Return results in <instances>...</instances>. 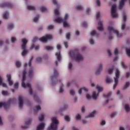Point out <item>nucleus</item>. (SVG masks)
I'll return each instance as SVG.
<instances>
[{
  "mask_svg": "<svg viewBox=\"0 0 130 130\" xmlns=\"http://www.w3.org/2000/svg\"><path fill=\"white\" fill-rule=\"evenodd\" d=\"M27 64H27V63H25L24 65L25 69L22 72L23 76L21 86L23 88H28L29 89V93L30 95H32V94H33V90H32V87H31V84H30V83H25V80H26V75L27 74V72H26V67H27Z\"/></svg>",
  "mask_w": 130,
  "mask_h": 130,
  "instance_id": "nucleus-1",
  "label": "nucleus"
},
{
  "mask_svg": "<svg viewBox=\"0 0 130 130\" xmlns=\"http://www.w3.org/2000/svg\"><path fill=\"white\" fill-rule=\"evenodd\" d=\"M126 53L127 55H128V56L130 57V49H127L126 50Z\"/></svg>",
  "mask_w": 130,
  "mask_h": 130,
  "instance_id": "nucleus-52",
  "label": "nucleus"
},
{
  "mask_svg": "<svg viewBox=\"0 0 130 130\" xmlns=\"http://www.w3.org/2000/svg\"><path fill=\"white\" fill-rule=\"evenodd\" d=\"M118 54V49L117 48H115L114 50V55L116 56L115 58H114V61H116L117 59H118V57L117 56Z\"/></svg>",
  "mask_w": 130,
  "mask_h": 130,
  "instance_id": "nucleus-18",
  "label": "nucleus"
},
{
  "mask_svg": "<svg viewBox=\"0 0 130 130\" xmlns=\"http://www.w3.org/2000/svg\"><path fill=\"white\" fill-rule=\"evenodd\" d=\"M40 121H43L44 120V114H42L41 117L39 118Z\"/></svg>",
  "mask_w": 130,
  "mask_h": 130,
  "instance_id": "nucleus-35",
  "label": "nucleus"
},
{
  "mask_svg": "<svg viewBox=\"0 0 130 130\" xmlns=\"http://www.w3.org/2000/svg\"><path fill=\"white\" fill-rule=\"evenodd\" d=\"M15 66L16 68H20V67H21V62L19 61H17L15 63Z\"/></svg>",
  "mask_w": 130,
  "mask_h": 130,
  "instance_id": "nucleus-42",
  "label": "nucleus"
},
{
  "mask_svg": "<svg viewBox=\"0 0 130 130\" xmlns=\"http://www.w3.org/2000/svg\"><path fill=\"white\" fill-rule=\"evenodd\" d=\"M47 29L48 30H51V29H53V25H50L48 26Z\"/></svg>",
  "mask_w": 130,
  "mask_h": 130,
  "instance_id": "nucleus-57",
  "label": "nucleus"
},
{
  "mask_svg": "<svg viewBox=\"0 0 130 130\" xmlns=\"http://www.w3.org/2000/svg\"><path fill=\"white\" fill-rule=\"evenodd\" d=\"M123 20L124 22H126V15L124 14V15L123 16Z\"/></svg>",
  "mask_w": 130,
  "mask_h": 130,
  "instance_id": "nucleus-62",
  "label": "nucleus"
},
{
  "mask_svg": "<svg viewBox=\"0 0 130 130\" xmlns=\"http://www.w3.org/2000/svg\"><path fill=\"white\" fill-rule=\"evenodd\" d=\"M96 88L99 91V92H102V91H103V88L100 87L99 85L96 86Z\"/></svg>",
  "mask_w": 130,
  "mask_h": 130,
  "instance_id": "nucleus-36",
  "label": "nucleus"
},
{
  "mask_svg": "<svg viewBox=\"0 0 130 130\" xmlns=\"http://www.w3.org/2000/svg\"><path fill=\"white\" fill-rule=\"evenodd\" d=\"M102 64H100L99 66V68L98 70L95 72V74L96 75H99L100 73H101V71H102Z\"/></svg>",
  "mask_w": 130,
  "mask_h": 130,
  "instance_id": "nucleus-17",
  "label": "nucleus"
},
{
  "mask_svg": "<svg viewBox=\"0 0 130 130\" xmlns=\"http://www.w3.org/2000/svg\"><path fill=\"white\" fill-rule=\"evenodd\" d=\"M96 5L98 7H100L101 4L100 3V0H96Z\"/></svg>",
  "mask_w": 130,
  "mask_h": 130,
  "instance_id": "nucleus-61",
  "label": "nucleus"
},
{
  "mask_svg": "<svg viewBox=\"0 0 130 130\" xmlns=\"http://www.w3.org/2000/svg\"><path fill=\"white\" fill-rule=\"evenodd\" d=\"M111 13L112 18H117L118 17V14L116 13V5H112Z\"/></svg>",
  "mask_w": 130,
  "mask_h": 130,
  "instance_id": "nucleus-7",
  "label": "nucleus"
},
{
  "mask_svg": "<svg viewBox=\"0 0 130 130\" xmlns=\"http://www.w3.org/2000/svg\"><path fill=\"white\" fill-rule=\"evenodd\" d=\"M110 96H111V92H109L107 95H103V97H104V98H107V99H108Z\"/></svg>",
  "mask_w": 130,
  "mask_h": 130,
  "instance_id": "nucleus-34",
  "label": "nucleus"
},
{
  "mask_svg": "<svg viewBox=\"0 0 130 130\" xmlns=\"http://www.w3.org/2000/svg\"><path fill=\"white\" fill-rule=\"evenodd\" d=\"M39 19V15H37L36 17H35V18H34L33 21H34V22L35 23H36V22H37V21H38Z\"/></svg>",
  "mask_w": 130,
  "mask_h": 130,
  "instance_id": "nucleus-45",
  "label": "nucleus"
},
{
  "mask_svg": "<svg viewBox=\"0 0 130 130\" xmlns=\"http://www.w3.org/2000/svg\"><path fill=\"white\" fill-rule=\"evenodd\" d=\"M40 11L42 13H44V12H46L47 11V9L43 6L40 7Z\"/></svg>",
  "mask_w": 130,
  "mask_h": 130,
  "instance_id": "nucleus-31",
  "label": "nucleus"
},
{
  "mask_svg": "<svg viewBox=\"0 0 130 130\" xmlns=\"http://www.w3.org/2000/svg\"><path fill=\"white\" fill-rule=\"evenodd\" d=\"M121 29H122V30H124V29H125V23L122 24Z\"/></svg>",
  "mask_w": 130,
  "mask_h": 130,
  "instance_id": "nucleus-64",
  "label": "nucleus"
},
{
  "mask_svg": "<svg viewBox=\"0 0 130 130\" xmlns=\"http://www.w3.org/2000/svg\"><path fill=\"white\" fill-rule=\"evenodd\" d=\"M121 64L123 69H126L127 68L126 65L124 64V63H123V61L121 62Z\"/></svg>",
  "mask_w": 130,
  "mask_h": 130,
  "instance_id": "nucleus-48",
  "label": "nucleus"
},
{
  "mask_svg": "<svg viewBox=\"0 0 130 130\" xmlns=\"http://www.w3.org/2000/svg\"><path fill=\"white\" fill-rule=\"evenodd\" d=\"M90 35L91 36H95V35L96 36H99V34H97L95 30H92L91 32H90Z\"/></svg>",
  "mask_w": 130,
  "mask_h": 130,
  "instance_id": "nucleus-28",
  "label": "nucleus"
},
{
  "mask_svg": "<svg viewBox=\"0 0 130 130\" xmlns=\"http://www.w3.org/2000/svg\"><path fill=\"white\" fill-rule=\"evenodd\" d=\"M69 54L72 58H74L76 61L79 62L84 59V57L80 53L78 49H75L74 51H71Z\"/></svg>",
  "mask_w": 130,
  "mask_h": 130,
  "instance_id": "nucleus-2",
  "label": "nucleus"
},
{
  "mask_svg": "<svg viewBox=\"0 0 130 130\" xmlns=\"http://www.w3.org/2000/svg\"><path fill=\"white\" fill-rule=\"evenodd\" d=\"M125 1H126V0H120V1L119 4V10H122V8H123V6H124Z\"/></svg>",
  "mask_w": 130,
  "mask_h": 130,
  "instance_id": "nucleus-15",
  "label": "nucleus"
},
{
  "mask_svg": "<svg viewBox=\"0 0 130 130\" xmlns=\"http://www.w3.org/2000/svg\"><path fill=\"white\" fill-rule=\"evenodd\" d=\"M27 10H29V11H35V7L33 6L28 5L27 6Z\"/></svg>",
  "mask_w": 130,
  "mask_h": 130,
  "instance_id": "nucleus-25",
  "label": "nucleus"
},
{
  "mask_svg": "<svg viewBox=\"0 0 130 130\" xmlns=\"http://www.w3.org/2000/svg\"><path fill=\"white\" fill-rule=\"evenodd\" d=\"M80 119H81V115L78 114L76 116V120H80Z\"/></svg>",
  "mask_w": 130,
  "mask_h": 130,
  "instance_id": "nucleus-53",
  "label": "nucleus"
},
{
  "mask_svg": "<svg viewBox=\"0 0 130 130\" xmlns=\"http://www.w3.org/2000/svg\"><path fill=\"white\" fill-rule=\"evenodd\" d=\"M34 99L35 101H36V102L39 103L40 102V100H39V98H38V97H37V96L35 95L34 96Z\"/></svg>",
  "mask_w": 130,
  "mask_h": 130,
  "instance_id": "nucleus-43",
  "label": "nucleus"
},
{
  "mask_svg": "<svg viewBox=\"0 0 130 130\" xmlns=\"http://www.w3.org/2000/svg\"><path fill=\"white\" fill-rule=\"evenodd\" d=\"M99 96V93H96L95 91H93L92 95V98L94 100H96L97 99V97Z\"/></svg>",
  "mask_w": 130,
  "mask_h": 130,
  "instance_id": "nucleus-20",
  "label": "nucleus"
},
{
  "mask_svg": "<svg viewBox=\"0 0 130 130\" xmlns=\"http://www.w3.org/2000/svg\"><path fill=\"white\" fill-rule=\"evenodd\" d=\"M82 26L84 28H86L87 27V23L86 22H83V23H82Z\"/></svg>",
  "mask_w": 130,
  "mask_h": 130,
  "instance_id": "nucleus-59",
  "label": "nucleus"
},
{
  "mask_svg": "<svg viewBox=\"0 0 130 130\" xmlns=\"http://www.w3.org/2000/svg\"><path fill=\"white\" fill-rule=\"evenodd\" d=\"M99 27H97L98 30L99 31H103L104 28H103V23L102 21H100L98 22Z\"/></svg>",
  "mask_w": 130,
  "mask_h": 130,
  "instance_id": "nucleus-13",
  "label": "nucleus"
},
{
  "mask_svg": "<svg viewBox=\"0 0 130 130\" xmlns=\"http://www.w3.org/2000/svg\"><path fill=\"white\" fill-rule=\"evenodd\" d=\"M106 83L110 84V83H111L112 82V80H111V79L109 78V77H107L106 79Z\"/></svg>",
  "mask_w": 130,
  "mask_h": 130,
  "instance_id": "nucleus-37",
  "label": "nucleus"
},
{
  "mask_svg": "<svg viewBox=\"0 0 130 130\" xmlns=\"http://www.w3.org/2000/svg\"><path fill=\"white\" fill-rule=\"evenodd\" d=\"M129 85H130L129 82L128 81L126 82L123 88V90L126 89L127 88H128V87H129Z\"/></svg>",
  "mask_w": 130,
  "mask_h": 130,
  "instance_id": "nucleus-30",
  "label": "nucleus"
},
{
  "mask_svg": "<svg viewBox=\"0 0 130 130\" xmlns=\"http://www.w3.org/2000/svg\"><path fill=\"white\" fill-rule=\"evenodd\" d=\"M36 49L37 50V49H39V45H32L30 47V49Z\"/></svg>",
  "mask_w": 130,
  "mask_h": 130,
  "instance_id": "nucleus-29",
  "label": "nucleus"
},
{
  "mask_svg": "<svg viewBox=\"0 0 130 130\" xmlns=\"http://www.w3.org/2000/svg\"><path fill=\"white\" fill-rule=\"evenodd\" d=\"M108 74H111L112 73H113V68L110 69L108 71Z\"/></svg>",
  "mask_w": 130,
  "mask_h": 130,
  "instance_id": "nucleus-51",
  "label": "nucleus"
},
{
  "mask_svg": "<svg viewBox=\"0 0 130 130\" xmlns=\"http://www.w3.org/2000/svg\"><path fill=\"white\" fill-rule=\"evenodd\" d=\"M76 10H78L79 11H82L83 10V7L81 5H78L76 7Z\"/></svg>",
  "mask_w": 130,
  "mask_h": 130,
  "instance_id": "nucleus-39",
  "label": "nucleus"
},
{
  "mask_svg": "<svg viewBox=\"0 0 130 130\" xmlns=\"http://www.w3.org/2000/svg\"><path fill=\"white\" fill-rule=\"evenodd\" d=\"M7 78L8 81V83L9 84V86H12L13 84H14V83L13 82L12 80V76H11L10 74H8L7 75Z\"/></svg>",
  "mask_w": 130,
  "mask_h": 130,
  "instance_id": "nucleus-14",
  "label": "nucleus"
},
{
  "mask_svg": "<svg viewBox=\"0 0 130 130\" xmlns=\"http://www.w3.org/2000/svg\"><path fill=\"white\" fill-rule=\"evenodd\" d=\"M16 38H15L14 37H12L11 38V42H12L13 43H14L15 42V41H16Z\"/></svg>",
  "mask_w": 130,
  "mask_h": 130,
  "instance_id": "nucleus-58",
  "label": "nucleus"
},
{
  "mask_svg": "<svg viewBox=\"0 0 130 130\" xmlns=\"http://www.w3.org/2000/svg\"><path fill=\"white\" fill-rule=\"evenodd\" d=\"M31 121H32L31 119H28V120L25 121V126H22L21 128H23V129H26V128H28V125H29V124L31 123Z\"/></svg>",
  "mask_w": 130,
  "mask_h": 130,
  "instance_id": "nucleus-12",
  "label": "nucleus"
},
{
  "mask_svg": "<svg viewBox=\"0 0 130 130\" xmlns=\"http://www.w3.org/2000/svg\"><path fill=\"white\" fill-rule=\"evenodd\" d=\"M41 60H42V59L41 57H38L36 59L37 62H41Z\"/></svg>",
  "mask_w": 130,
  "mask_h": 130,
  "instance_id": "nucleus-56",
  "label": "nucleus"
},
{
  "mask_svg": "<svg viewBox=\"0 0 130 130\" xmlns=\"http://www.w3.org/2000/svg\"><path fill=\"white\" fill-rule=\"evenodd\" d=\"M16 99H10L7 103H0V107H4L5 109H8L10 107V104L11 103H14L15 102Z\"/></svg>",
  "mask_w": 130,
  "mask_h": 130,
  "instance_id": "nucleus-5",
  "label": "nucleus"
},
{
  "mask_svg": "<svg viewBox=\"0 0 130 130\" xmlns=\"http://www.w3.org/2000/svg\"><path fill=\"white\" fill-rule=\"evenodd\" d=\"M100 17V12H98V13H96V20H98Z\"/></svg>",
  "mask_w": 130,
  "mask_h": 130,
  "instance_id": "nucleus-50",
  "label": "nucleus"
},
{
  "mask_svg": "<svg viewBox=\"0 0 130 130\" xmlns=\"http://www.w3.org/2000/svg\"><path fill=\"white\" fill-rule=\"evenodd\" d=\"M54 13L56 16H58L59 15V11H58V9H55L54 10Z\"/></svg>",
  "mask_w": 130,
  "mask_h": 130,
  "instance_id": "nucleus-47",
  "label": "nucleus"
},
{
  "mask_svg": "<svg viewBox=\"0 0 130 130\" xmlns=\"http://www.w3.org/2000/svg\"><path fill=\"white\" fill-rule=\"evenodd\" d=\"M33 58H34V56H31L30 59L29 60V61L28 62V66L29 67H31V64H32V60H33Z\"/></svg>",
  "mask_w": 130,
  "mask_h": 130,
  "instance_id": "nucleus-44",
  "label": "nucleus"
},
{
  "mask_svg": "<svg viewBox=\"0 0 130 130\" xmlns=\"http://www.w3.org/2000/svg\"><path fill=\"white\" fill-rule=\"evenodd\" d=\"M73 68V63H69V70H72V68Z\"/></svg>",
  "mask_w": 130,
  "mask_h": 130,
  "instance_id": "nucleus-63",
  "label": "nucleus"
},
{
  "mask_svg": "<svg viewBox=\"0 0 130 130\" xmlns=\"http://www.w3.org/2000/svg\"><path fill=\"white\" fill-rule=\"evenodd\" d=\"M1 7H2V8H12L13 5L10 3L6 2L1 4Z\"/></svg>",
  "mask_w": 130,
  "mask_h": 130,
  "instance_id": "nucleus-11",
  "label": "nucleus"
},
{
  "mask_svg": "<svg viewBox=\"0 0 130 130\" xmlns=\"http://www.w3.org/2000/svg\"><path fill=\"white\" fill-rule=\"evenodd\" d=\"M36 111H35V113L36 114L38 112V110H40L41 109V107L40 106L38 105L36 106Z\"/></svg>",
  "mask_w": 130,
  "mask_h": 130,
  "instance_id": "nucleus-38",
  "label": "nucleus"
},
{
  "mask_svg": "<svg viewBox=\"0 0 130 130\" xmlns=\"http://www.w3.org/2000/svg\"><path fill=\"white\" fill-rule=\"evenodd\" d=\"M18 101H19V108L21 109L22 107H23V105L24 104V102L23 101V98L22 96H19L18 97Z\"/></svg>",
  "mask_w": 130,
  "mask_h": 130,
  "instance_id": "nucleus-10",
  "label": "nucleus"
},
{
  "mask_svg": "<svg viewBox=\"0 0 130 130\" xmlns=\"http://www.w3.org/2000/svg\"><path fill=\"white\" fill-rule=\"evenodd\" d=\"M58 76V73H57V71L56 69H54V75L51 77V79L53 80V79L55 78Z\"/></svg>",
  "mask_w": 130,
  "mask_h": 130,
  "instance_id": "nucleus-21",
  "label": "nucleus"
},
{
  "mask_svg": "<svg viewBox=\"0 0 130 130\" xmlns=\"http://www.w3.org/2000/svg\"><path fill=\"white\" fill-rule=\"evenodd\" d=\"M2 93V94L4 95V96H8V95H9V92H8V91L3 90Z\"/></svg>",
  "mask_w": 130,
  "mask_h": 130,
  "instance_id": "nucleus-40",
  "label": "nucleus"
},
{
  "mask_svg": "<svg viewBox=\"0 0 130 130\" xmlns=\"http://www.w3.org/2000/svg\"><path fill=\"white\" fill-rule=\"evenodd\" d=\"M34 76V72L33 71V69L30 68L28 71V77L29 78H32Z\"/></svg>",
  "mask_w": 130,
  "mask_h": 130,
  "instance_id": "nucleus-19",
  "label": "nucleus"
},
{
  "mask_svg": "<svg viewBox=\"0 0 130 130\" xmlns=\"http://www.w3.org/2000/svg\"><path fill=\"white\" fill-rule=\"evenodd\" d=\"M55 55L57 57V59L58 61H60V59H61V57L60 56V52H57L55 53Z\"/></svg>",
  "mask_w": 130,
  "mask_h": 130,
  "instance_id": "nucleus-23",
  "label": "nucleus"
},
{
  "mask_svg": "<svg viewBox=\"0 0 130 130\" xmlns=\"http://www.w3.org/2000/svg\"><path fill=\"white\" fill-rule=\"evenodd\" d=\"M0 86H2L4 88H7V84L3 82V78L0 76Z\"/></svg>",
  "mask_w": 130,
  "mask_h": 130,
  "instance_id": "nucleus-22",
  "label": "nucleus"
},
{
  "mask_svg": "<svg viewBox=\"0 0 130 130\" xmlns=\"http://www.w3.org/2000/svg\"><path fill=\"white\" fill-rule=\"evenodd\" d=\"M63 85L62 84H61L60 88H59V93H62L63 92Z\"/></svg>",
  "mask_w": 130,
  "mask_h": 130,
  "instance_id": "nucleus-41",
  "label": "nucleus"
},
{
  "mask_svg": "<svg viewBox=\"0 0 130 130\" xmlns=\"http://www.w3.org/2000/svg\"><path fill=\"white\" fill-rule=\"evenodd\" d=\"M45 49H46V50H52V49H53V47L46 46H45Z\"/></svg>",
  "mask_w": 130,
  "mask_h": 130,
  "instance_id": "nucleus-32",
  "label": "nucleus"
},
{
  "mask_svg": "<svg viewBox=\"0 0 130 130\" xmlns=\"http://www.w3.org/2000/svg\"><path fill=\"white\" fill-rule=\"evenodd\" d=\"M50 39H52V36L49 35L40 38L39 40L40 41H41V42H47V40Z\"/></svg>",
  "mask_w": 130,
  "mask_h": 130,
  "instance_id": "nucleus-9",
  "label": "nucleus"
},
{
  "mask_svg": "<svg viewBox=\"0 0 130 130\" xmlns=\"http://www.w3.org/2000/svg\"><path fill=\"white\" fill-rule=\"evenodd\" d=\"M70 37H71V34L70 33H68L66 35V38L68 40H70Z\"/></svg>",
  "mask_w": 130,
  "mask_h": 130,
  "instance_id": "nucleus-54",
  "label": "nucleus"
},
{
  "mask_svg": "<svg viewBox=\"0 0 130 130\" xmlns=\"http://www.w3.org/2000/svg\"><path fill=\"white\" fill-rule=\"evenodd\" d=\"M64 119L65 120H66V121H70V117H69V116H66L64 117Z\"/></svg>",
  "mask_w": 130,
  "mask_h": 130,
  "instance_id": "nucleus-55",
  "label": "nucleus"
},
{
  "mask_svg": "<svg viewBox=\"0 0 130 130\" xmlns=\"http://www.w3.org/2000/svg\"><path fill=\"white\" fill-rule=\"evenodd\" d=\"M69 18V15L66 14L64 19H62L60 17L57 18L55 19V22L56 23H62L64 28H67L70 27V24L68 23V18Z\"/></svg>",
  "mask_w": 130,
  "mask_h": 130,
  "instance_id": "nucleus-3",
  "label": "nucleus"
},
{
  "mask_svg": "<svg viewBox=\"0 0 130 130\" xmlns=\"http://www.w3.org/2000/svg\"><path fill=\"white\" fill-rule=\"evenodd\" d=\"M95 113H96V111H93L90 114H89V115L87 117H86V118H88L89 117H94Z\"/></svg>",
  "mask_w": 130,
  "mask_h": 130,
  "instance_id": "nucleus-27",
  "label": "nucleus"
},
{
  "mask_svg": "<svg viewBox=\"0 0 130 130\" xmlns=\"http://www.w3.org/2000/svg\"><path fill=\"white\" fill-rule=\"evenodd\" d=\"M9 16V12H5L3 14V18L4 20H8V17Z\"/></svg>",
  "mask_w": 130,
  "mask_h": 130,
  "instance_id": "nucleus-26",
  "label": "nucleus"
},
{
  "mask_svg": "<svg viewBox=\"0 0 130 130\" xmlns=\"http://www.w3.org/2000/svg\"><path fill=\"white\" fill-rule=\"evenodd\" d=\"M118 78H119V70L117 69L115 73V78H114L115 84L113 85V89H115L117 84H118Z\"/></svg>",
  "mask_w": 130,
  "mask_h": 130,
  "instance_id": "nucleus-8",
  "label": "nucleus"
},
{
  "mask_svg": "<svg viewBox=\"0 0 130 130\" xmlns=\"http://www.w3.org/2000/svg\"><path fill=\"white\" fill-rule=\"evenodd\" d=\"M108 30L110 33L111 32H113V33H114L116 35L117 37H122V34H119V32L112 26H109L108 27Z\"/></svg>",
  "mask_w": 130,
  "mask_h": 130,
  "instance_id": "nucleus-6",
  "label": "nucleus"
},
{
  "mask_svg": "<svg viewBox=\"0 0 130 130\" xmlns=\"http://www.w3.org/2000/svg\"><path fill=\"white\" fill-rule=\"evenodd\" d=\"M22 45H21V49H22L23 51L21 53L22 56H25L28 52L27 50H26V45L27 43H28V40H27L25 38L22 39Z\"/></svg>",
  "mask_w": 130,
  "mask_h": 130,
  "instance_id": "nucleus-4",
  "label": "nucleus"
},
{
  "mask_svg": "<svg viewBox=\"0 0 130 130\" xmlns=\"http://www.w3.org/2000/svg\"><path fill=\"white\" fill-rule=\"evenodd\" d=\"M8 28H9V29H13V28H14V24L13 23L8 24Z\"/></svg>",
  "mask_w": 130,
  "mask_h": 130,
  "instance_id": "nucleus-46",
  "label": "nucleus"
},
{
  "mask_svg": "<svg viewBox=\"0 0 130 130\" xmlns=\"http://www.w3.org/2000/svg\"><path fill=\"white\" fill-rule=\"evenodd\" d=\"M124 108H125V110L127 112H128V111H129L130 110V108H129V106L127 104H125L124 106Z\"/></svg>",
  "mask_w": 130,
  "mask_h": 130,
  "instance_id": "nucleus-33",
  "label": "nucleus"
},
{
  "mask_svg": "<svg viewBox=\"0 0 130 130\" xmlns=\"http://www.w3.org/2000/svg\"><path fill=\"white\" fill-rule=\"evenodd\" d=\"M19 88V83L16 82L14 84V89H18Z\"/></svg>",
  "mask_w": 130,
  "mask_h": 130,
  "instance_id": "nucleus-49",
  "label": "nucleus"
},
{
  "mask_svg": "<svg viewBox=\"0 0 130 130\" xmlns=\"http://www.w3.org/2000/svg\"><path fill=\"white\" fill-rule=\"evenodd\" d=\"M82 90H83V91H84V92H88V89L86 87H82L78 90L79 94H82Z\"/></svg>",
  "mask_w": 130,
  "mask_h": 130,
  "instance_id": "nucleus-24",
  "label": "nucleus"
},
{
  "mask_svg": "<svg viewBox=\"0 0 130 130\" xmlns=\"http://www.w3.org/2000/svg\"><path fill=\"white\" fill-rule=\"evenodd\" d=\"M89 42H90V44H91V45L94 44V40L92 39H90L89 40Z\"/></svg>",
  "mask_w": 130,
  "mask_h": 130,
  "instance_id": "nucleus-60",
  "label": "nucleus"
},
{
  "mask_svg": "<svg viewBox=\"0 0 130 130\" xmlns=\"http://www.w3.org/2000/svg\"><path fill=\"white\" fill-rule=\"evenodd\" d=\"M45 126V124L44 123H42L37 126L36 130H43Z\"/></svg>",
  "mask_w": 130,
  "mask_h": 130,
  "instance_id": "nucleus-16",
  "label": "nucleus"
}]
</instances>
